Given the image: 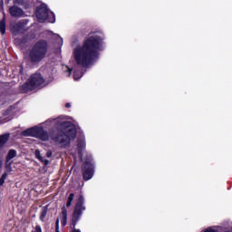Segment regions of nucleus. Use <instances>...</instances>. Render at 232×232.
Instances as JSON below:
<instances>
[{
  "instance_id": "1",
  "label": "nucleus",
  "mask_w": 232,
  "mask_h": 232,
  "mask_svg": "<svg viewBox=\"0 0 232 232\" xmlns=\"http://www.w3.org/2000/svg\"><path fill=\"white\" fill-rule=\"evenodd\" d=\"M102 48V38L99 34L91 35L82 46L73 50L74 61L78 66H88L97 59L98 52Z\"/></svg>"
},
{
  "instance_id": "2",
  "label": "nucleus",
  "mask_w": 232,
  "mask_h": 232,
  "mask_svg": "<svg viewBox=\"0 0 232 232\" xmlns=\"http://www.w3.org/2000/svg\"><path fill=\"white\" fill-rule=\"evenodd\" d=\"M53 122H55V124L60 126V131L57 137H53V140H54V142H58L62 148L70 146V142H72L77 135V128L75 125L72 124L70 121H66L64 117H59L53 120Z\"/></svg>"
},
{
  "instance_id": "3",
  "label": "nucleus",
  "mask_w": 232,
  "mask_h": 232,
  "mask_svg": "<svg viewBox=\"0 0 232 232\" xmlns=\"http://www.w3.org/2000/svg\"><path fill=\"white\" fill-rule=\"evenodd\" d=\"M48 52V44L45 41L38 42L29 52V59L32 63H39L43 61Z\"/></svg>"
},
{
  "instance_id": "4",
  "label": "nucleus",
  "mask_w": 232,
  "mask_h": 232,
  "mask_svg": "<svg viewBox=\"0 0 232 232\" xmlns=\"http://www.w3.org/2000/svg\"><path fill=\"white\" fill-rule=\"evenodd\" d=\"M48 82L41 76L40 73L33 74L27 82L24 85V92H32L37 88H44Z\"/></svg>"
},
{
  "instance_id": "5",
  "label": "nucleus",
  "mask_w": 232,
  "mask_h": 232,
  "mask_svg": "<svg viewBox=\"0 0 232 232\" xmlns=\"http://www.w3.org/2000/svg\"><path fill=\"white\" fill-rule=\"evenodd\" d=\"M36 17L40 23H44L46 19H49V23H55V15L50 10L45 4H41L36 8Z\"/></svg>"
},
{
  "instance_id": "6",
  "label": "nucleus",
  "mask_w": 232,
  "mask_h": 232,
  "mask_svg": "<svg viewBox=\"0 0 232 232\" xmlns=\"http://www.w3.org/2000/svg\"><path fill=\"white\" fill-rule=\"evenodd\" d=\"M24 137H35L40 140H48V132L44 131L41 126L32 127L22 132Z\"/></svg>"
},
{
  "instance_id": "7",
  "label": "nucleus",
  "mask_w": 232,
  "mask_h": 232,
  "mask_svg": "<svg viewBox=\"0 0 232 232\" xmlns=\"http://www.w3.org/2000/svg\"><path fill=\"white\" fill-rule=\"evenodd\" d=\"M82 204H84V198L82 196H80L73 211L71 224L72 227H75V224H77V221L79 220V218H81V215H82V211H84V207H82Z\"/></svg>"
},
{
  "instance_id": "8",
  "label": "nucleus",
  "mask_w": 232,
  "mask_h": 232,
  "mask_svg": "<svg viewBox=\"0 0 232 232\" xmlns=\"http://www.w3.org/2000/svg\"><path fill=\"white\" fill-rule=\"evenodd\" d=\"M93 161L89 159L83 165V179L84 180H90L93 177Z\"/></svg>"
},
{
  "instance_id": "9",
  "label": "nucleus",
  "mask_w": 232,
  "mask_h": 232,
  "mask_svg": "<svg viewBox=\"0 0 232 232\" xmlns=\"http://www.w3.org/2000/svg\"><path fill=\"white\" fill-rule=\"evenodd\" d=\"M9 14L12 15V17H22L24 12H23V9L20 7L13 5L11 8H9Z\"/></svg>"
},
{
  "instance_id": "10",
  "label": "nucleus",
  "mask_w": 232,
  "mask_h": 232,
  "mask_svg": "<svg viewBox=\"0 0 232 232\" xmlns=\"http://www.w3.org/2000/svg\"><path fill=\"white\" fill-rule=\"evenodd\" d=\"M77 148L78 153L81 155V157H82V151H84L86 148V141H84V140H80Z\"/></svg>"
},
{
  "instance_id": "11",
  "label": "nucleus",
  "mask_w": 232,
  "mask_h": 232,
  "mask_svg": "<svg viewBox=\"0 0 232 232\" xmlns=\"http://www.w3.org/2000/svg\"><path fill=\"white\" fill-rule=\"evenodd\" d=\"M34 154H35L36 159H38V160H40V162H43L45 166H48L50 161L48 160H44V158H43V156H41V151H39V150H36L34 151Z\"/></svg>"
},
{
  "instance_id": "12",
  "label": "nucleus",
  "mask_w": 232,
  "mask_h": 232,
  "mask_svg": "<svg viewBox=\"0 0 232 232\" xmlns=\"http://www.w3.org/2000/svg\"><path fill=\"white\" fill-rule=\"evenodd\" d=\"M8 139H10V134L0 136V150H3V147L8 142Z\"/></svg>"
},
{
  "instance_id": "13",
  "label": "nucleus",
  "mask_w": 232,
  "mask_h": 232,
  "mask_svg": "<svg viewBox=\"0 0 232 232\" xmlns=\"http://www.w3.org/2000/svg\"><path fill=\"white\" fill-rule=\"evenodd\" d=\"M0 32L2 35H5L6 34V19L3 18L0 22Z\"/></svg>"
},
{
  "instance_id": "14",
  "label": "nucleus",
  "mask_w": 232,
  "mask_h": 232,
  "mask_svg": "<svg viewBox=\"0 0 232 232\" xmlns=\"http://www.w3.org/2000/svg\"><path fill=\"white\" fill-rule=\"evenodd\" d=\"M222 231V227H208L203 232H220Z\"/></svg>"
},
{
  "instance_id": "15",
  "label": "nucleus",
  "mask_w": 232,
  "mask_h": 232,
  "mask_svg": "<svg viewBox=\"0 0 232 232\" xmlns=\"http://www.w3.org/2000/svg\"><path fill=\"white\" fill-rule=\"evenodd\" d=\"M5 169V173H12V171H14V169L12 168V162L6 160Z\"/></svg>"
},
{
  "instance_id": "16",
  "label": "nucleus",
  "mask_w": 232,
  "mask_h": 232,
  "mask_svg": "<svg viewBox=\"0 0 232 232\" xmlns=\"http://www.w3.org/2000/svg\"><path fill=\"white\" fill-rule=\"evenodd\" d=\"M82 77V72H78L76 68L73 69V79L74 81H79Z\"/></svg>"
},
{
  "instance_id": "17",
  "label": "nucleus",
  "mask_w": 232,
  "mask_h": 232,
  "mask_svg": "<svg viewBox=\"0 0 232 232\" xmlns=\"http://www.w3.org/2000/svg\"><path fill=\"white\" fill-rule=\"evenodd\" d=\"M17 155V152L14 150H10L8 154H7V160H11V159L15 158Z\"/></svg>"
},
{
  "instance_id": "18",
  "label": "nucleus",
  "mask_w": 232,
  "mask_h": 232,
  "mask_svg": "<svg viewBox=\"0 0 232 232\" xmlns=\"http://www.w3.org/2000/svg\"><path fill=\"white\" fill-rule=\"evenodd\" d=\"M62 215H63L62 224L63 226H66V220L68 218V216L65 208L63 209Z\"/></svg>"
},
{
  "instance_id": "19",
  "label": "nucleus",
  "mask_w": 232,
  "mask_h": 232,
  "mask_svg": "<svg viewBox=\"0 0 232 232\" xmlns=\"http://www.w3.org/2000/svg\"><path fill=\"white\" fill-rule=\"evenodd\" d=\"M75 195L73 193H71L68 200H67V208H70V206H72V202H73V198H74Z\"/></svg>"
},
{
  "instance_id": "20",
  "label": "nucleus",
  "mask_w": 232,
  "mask_h": 232,
  "mask_svg": "<svg viewBox=\"0 0 232 232\" xmlns=\"http://www.w3.org/2000/svg\"><path fill=\"white\" fill-rule=\"evenodd\" d=\"M8 174L6 172H4L0 178V186H3V184H5V181L6 180Z\"/></svg>"
},
{
  "instance_id": "21",
  "label": "nucleus",
  "mask_w": 232,
  "mask_h": 232,
  "mask_svg": "<svg viewBox=\"0 0 232 232\" xmlns=\"http://www.w3.org/2000/svg\"><path fill=\"white\" fill-rule=\"evenodd\" d=\"M3 122H8V119L6 118V115L0 113V124H3Z\"/></svg>"
},
{
  "instance_id": "22",
  "label": "nucleus",
  "mask_w": 232,
  "mask_h": 232,
  "mask_svg": "<svg viewBox=\"0 0 232 232\" xmlns=\"http://www.w3.org/2000/svg\"><path fill=\"white\" fill-rule=\"evenodd\" d=\"M14 5H24V0H14Z\"/></svg>"
},
{
  "instance_id": "23",
  "label": "nucleus",
  "mask_w": 232,
  "mask_h": 232,
  "mask_svg": "<svg viewBox=\"0 0 232 232\" xmlns=\"http://www.w3.org/2000/svg\"><path fill=\"white\" fill-rule=\"evenodd\" d=\"M46 217V210H44L41 214L40 220L44 221Z\"/></svg>"
},
{
  "instance_id": "24",
  "label": "nucleus",
  "mask_w": 232,
  "mask_h": 232,
  "mask_svg": "<svg viewBox=\"0 0 232 232\" xmlns=\"http://www.w3.org/2000/svg\"><path fill=\"white\" fill-rule=\"evenodd\" d=\"M34 232H43V230L41 229V227L36 226Z\"/></svg>"
},
{
  "instance_id": "25",
  "label": "nucleus",
  "mask_w": 232,
  "mask_h": 232,
  "mask_svg": "<svg viewBox=\"0 0 232 232\" xmlns=\"http://www.w3.org/2000/svg\"><path fill=\"white\" fill-rule=\"evenodd\" d=\"M65 68L68 71V77H70V75H72V70L73 69H70L68 66H65Z\"/></svg>"
},
{
  "instance_id": "26",
  "label": "nucleus",
  "mask_w": 232,
  "mask_h": 232,
  "mask_svg": "<svg viewBox=\"0 0 232 232\" xmlns=\"http://www.w3.org/2000/svg\"><path fill=\"white\" fill-rule=\"evenodd\" d=\"M52 150H48L46 153V157H48V159H50V157H52Z\"/></svg>"
},
{
  "instance_id": "27",
  "label": "nucleus",
  "mask_w": 232,
  "mask_h": 232,
  "mask_svg": "<svg viewBox=\"0 0 232 232\" xmlns=\"http://www.w3.org/2000/svg\"><path fill=\"white\" fill-rule=\"evenodd\" d=\"M56 232H59V219L56 220Z\"/></svg>"
},
{
  "instance_id": "28",
  "label": "nucleus",
  "mask_w": 232,
  "mask_h": 232,
  "mask_svg": "<svg viewBox=\"0 0 232 232\" xmlns=\"http://www.w3.org/2000/svg\"><path fill=\"white\" fill-rule=\"evenodd\" d=\"M3 168V160L0 159V169Z\"/></svg>"
},
{
  "instance_id": "29",
  "label": "nucleus",
  "mask_w": 232,
  "mask_h": 232,
  "mask_svg": "<svg viewBox=\"0 0 232 232\" xmlns=\"http://www.w3.org/2000/svg\"><path fill=\"white\" fill-rule=\"evenodd\" d=\"M48 122H52V120H48L45 121V124H48Z\"/></svg>"
},
{
  "instance_id": "30",
  "label": "nucleus",
  "mask_w": 232,
  "mask_h": 232,
  "mask_svg": "<svg viewBox=\"0 0 232 232\" xmlns=\"http://www.w3.org/2000/svg\"><path fill=\"white\" fill-rule=\"evenodd\" d=\"M65 106H66L67 108H70L71 105H70V103H66Z\"/></svg>"
},
{
  "instance_id": "31",
  "label": "nucleus",
  "mask_w": 232,
  "mask_h": 232,
  "mask_svg": "<svg viewBox=\"0 0 232 232\" xmlns=\"http://www.w3.org/2000/svg\"><path fill=\"white\" fill-rule=\"evenodd\" d=\"M0 5H3V0H0Z\"/></svg>"
}]
</instances>
